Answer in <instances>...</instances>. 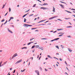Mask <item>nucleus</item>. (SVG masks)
<instances>
[{
  "instance_id": "nucleus-1",
  "label": "nucleus",
  "mask_w": 75,
  "mask_h": 75,
  "mask_svg": "<svg viewBox=\"0 0 75 75\" xmlns=\"http://www.w3.org/2000/svg\"><path fill=\"white\" fill-rule=\"evenodd\" d=\"M58 17V16H53L49 18V20H52V19H53V18H56V17Z\"/></svg>"
},
{
  "instance_id": "nucleus-2",
  "label": "nucleus",
  "mask_w": 75,
  "mask_h": 75,
  "mask_svg": "<svg viewBox=\"0 0 75 75\" xmlns=\"http://www.w3.org/2000/svg\"><path fill=\"white\" fill-rule=\"evenodd\" d=\"M24 25H25V27L27 26L26 27H28L29 26H33V25H29L25 24H24Z\"/></svg>"
},
{
  "instance_id": "nucleus-3",
  "label": "nucleus",
  "mask_w": 75,
  "mask_h": 75,
  "mask_svg": "<svg viewBox=\"0 0 75 75\" xmlns=\"http://www.w3.org/2000/svg\"><path fill=\"white\" fill-rule=\"evenodd\" d=\"M18 55L17 54H15L12 57V59H13V58H14V57H16V56H17Z\"/></svg>"
},
{
  "instance_id": "nucleus-4",
  "label": "nucleus",
  "mask_w": 75,
  "mask_h": 75,
  "mask_svg": "<svg viewBox=\"0 0 75 75\" xmlns=\"http://www.w3.org/2000/svg\"><path fill=\"white\" fill-rule=\"evenodd\" d=\"M35 72L37 73V75H40V73L38 70H35Z\"/></svg>"
},
{
  "instance_id": "nucleus-5",
  "label": "nucleus",
  "mask_w": 75,
  "mask_h": 75,
  "mask_svg": "<svg viewBox=\"0 0 75 75\" xmlns=\"http://www.w3.org/2000/svg\"><path fill=\"white\" fill-rule=\"evenodd\" d=\"M21 61H22V59H21L18 61L16 63V64H18V63H19V62H21Z\"/></svg>"
},
{
  "instance_id": "nucleus-6",
  "label": "nucleus",
  "mask_w": 75,
  "mask_h": 75,
  "mask_svg": "<svg viewBox=\"0 0 75 75\" xmlns=\"http://www.w3.org/2000/svg\"><path fill=\"white\" fill-rule=\"evenodd\" d=\"M14 18L13 17H10V19H9V20L8 21V22L10 21L11 19H13Z\"/></svg>"
},
{
  "instance_id": "nucleus-7",
  "label": "nucleus",
  "mask_w": 75,
  "mask_h": 75,
  "mask_svg": "<svg viewBox=\"0 0 75 75\" xmlns=\"http://www.w3.org/2000/svg\"><path fill=\"white\" fill-rule=\"evenodd\" d=\"M68 50L69 51H70V52H72V50H71V49L69 48H68Z\"/></svg>"
},
{
  "instance_id": "nucleus-8",
  "label": "nucleus",
  "mask_w": 75,
  "mask_h": 75,
  "mask_svg": "<svg viewBox=\"0 0 75 75\" xmlns=\"http://www.w3.org/2000/svg\"><path fill=\"white\" fill-rule=\"evenodd\" d=\"M59 5H60V6H62V8H64V5H62V4H59Z\"/></svg>"
},
{
  "instance_id": "nucleus-9",
  "label": "nucleus",
  "mask_w": 75,
  "mask_h": 75,
  "mask_svg": "<svg viewBox=\"0 0 75 75\" xmlns=\"http://www.w3.org/2000/svg\"><path fill=\"white\" fill-rule=\"evenodd\" d=\"M8 31L10 32L11 33H13V32H12V31H11L9 30V29L8 28Z\"/></svg>"
},
{
  "instance_id": "nucleus-10",
  "label": "nucleus",
  "mask_w": 75,
  "mask_h": 75,
  "mask_svg": "<svg viewBox=\"0 0 75 75\" xmlns=\"http://www.w3.org/2000/svg\"><path fill=\"white\" fill-rule=\"evenodd\" d=\"M31 43H33V42H31L29 43L28 44V45H30V44H31Z\"/></svg>"
},
{
  "instance_id": "nucleus-11",
  "label": "nucleus",
  "mask_w": 75,
  "mask_h": 75,
  "mask_svg": "<svg viewBox=\"0 0 75 75\" xmlns=\"http://www.w3.org/2000/svg\"><path fill=\"white\" fill-rule=\"evenodd\" d=\"M35 47H36V48H39V47H40V46L38 45H37L35 46Z\"/></svg>"
},
{
  "instance_id": "nucleus-12",
  "label": "nucleus",
  "mask_w": 75,
  "mask_h": 75,
  "mask_svg": "<svg viewBox=\"0 0 75 75\" xmlns=\"http://www.w3.org/2000/svg\"><path fill=\"white\" fill-rule=\"evenodd\" d=\"M53 12H55V8H54V7H53Z\"/></svg>"
},
{
  "instance_id": "nucleus-13",
  "label": "nucleus",
  "mask_w": 75,
  "mask_h": 75,
  "mask_svg": "<svg viewBox=\"0 0 75 75\" xmlns=\"http://www.w3.org/2000/svg\"><path fill=\"white\" fill-rule=\"evenodd\" d=\"M47 9H48V8L43 7V10H47Z\"/></svg>"
},
{
  "instance_id": "nucleus-14",
  "label": "nucleus",
  "mask_w": 75,
  "mask_h": 75,
  "mask_svg": "<svg viewBox=\"0 0 75 75\" xmlns=\"http://www.w3.org/2000/svg\"><path fill=\"white\" fill-rule=\"evenodd\" d=\"M45 5H47V4L44 3L41 6H45Z\"/></svg>"
},
{
  "instance_id": "nucleus-15",
  "label": "nucleus",
  "mask_w": 75,
  "mask_h": 75,
  "mask_svg": "<svg viewBox=\"0 0 75 75\" xmlns=\"http://www.w3.org/2000/svg\"><path fill=\"white\" fill-rule=\"evenodd\" d=\"M62 30V29H57V30L58 31H60V30Z\"/></svg>"
},
{
  "instance_id": "nucleus-16",
  "label": "nucleus",
  "mask_w": 75,
  "mask_h": 75,
  "mask_svg": "<svg viewBox=\"0 0 75 75\" xmlns=\"http://www.w3.org/2000/svg\"><path fill=\"white\" fill-rule=\"evenodd\" d=\"M26 20H26V19H25V18H24V22H25H25H26Z\"/></svg>"
},
{
  "instance_id": "nucleus-17",
  "label": "nucleus",
  "mask_w": 75,
  "mask_h": 75,
  "mask_svg": "<svg viewBox=\"0 0 75 75\" xmlns=\"http://www.w3.org/2000/svg\"><path fill=\"white\" fill-rule=\"evenodd\" d=\"M28 14V13H27V14L24 15L23 16V18L24 17H25V16H27V14Z\"/></svg>"
},
{
  "instance_id": "nucleus-18",
  "label": "nucleus",
  "mask_w": 75,
  "mask_h": 75,
  "mask_svg": "<svg viewBox=\"0 0 75 75\" xmlns=\"http://www.w3.org/2000/svg\"><path fill=\"white\" fill-rule=\"evenodd\" d=\"M72 27V26H69L67 27V28H71Z\"/></svg>"
},
{
  "instance_id": "nucleus-19",
  "label": "nucleus",
  "mask_w": 75,
  "mask_h": 75,
  "mask_svg": "<svg viewBox=\"0 0 75 75\" xmlns=\"http://www.w3.org/2000/svg\"><path fill=\"white\" fill-rule=\"evenodd\" d=\"M66 20H68L69 19H70V18H65Z\"/></svg>"
},
{
  "instance_id": "nucleus-20",
  "label": "nucleus",
  "mask_w": 75,
  "mask_h": 75,
  "mask_svg": "<svg viewBox=\"0 0 75 75\" xmlns=\"http://www.w3.org/2000/svg\"><path fill=\"white\" fill-rule=\"evenodd\" d=\"M60 2H61V3H64V4H66V3L64 2H62L61 1H60Z\"/></svg>"
},
{
  "instance_id": "nucleus-21",
  "label": "nucleus",
  "mask_w": 75,
  "mask_h": 75,
  "mask_svg": "<svg viewBox=\"0 0 75 75\" xmlns=\"http://www.w3.org/2000/svg\"><path fill=\"white\" fill-rule=\"evenodd\" d=\"M59 38H56L54 39V41L55 40H59Z\"/></svg>"
},
{
  "instance_id": "nucleus-22",
  "label": "nucleus",
  "mask_w": 75,
  "mask_h": 75,
  "mask_svg": "<svg viewBox=\"0 0 75 75\" xmlns=\"http://www.w3.org/2000/svg\"><path fill=\"white\" fill-rule=\"evenodd\" d=\"M35 47V45H34V46H33L32 47V49H33V48H34V47Z\"/></svg>"
},
{
  "instance_id": "nucleus-23",
  "label": "nucleus",
  "mask_w": 75,
  "mask_h": 75,
  "mask_svg": "<svg viewBox=\"0 0 75 75\" xmlns=\"http://www.w3.org/2000/svg\"><path fill=\"white\" fill-rule=\"evenodd\" d=\"M5 5H4L2 7V9H3V8H4V7H5Z\"/></svg>"
},
{
  "instance_id": "nucleus-24",
  "label": "nucleus",
  "mask_w": 75,
  "mask_h": 75,
  "mask_svg": "<svg viewBox=\"0 0 75 75\" xmlns=\"http://www.w3.org/2000/svg\"><path fill=\"white\" fill-rule=\"evenodd\" d=\"M41 40H47V38H42L41 39Z\"/></svg>"
},
{
  "instance_id": "nucleus-25",
  "label": "nucleus",
  "mask_w": 75,
  "mask_h": 75,
  "mask_svg": "<svg viewBox=\"0 0 75 75\" xmlns=\"http://www.w3.org/2000/svg\"><path fill=\"white\" fill-rule=\"evenodd\" d=\"M61 47L62 48V49H63V48H64V46H63V45H61Z\"/></svg>"
},
{
  "instance_id": "nucleus-26",
  "label": "nucleus",
  "mask_w": 75,
  "mask_h": 75,
  "mask_svg": "<svg viewBox=\"0 0 75 75\" xmlns=\"http://www.w3.org/2000/svg\"><path fill=\"white\" fill-rule=\"evenodd\" d=\"M47 57L48 58H51V56H50V55H47Z\"/></svg>"
},
{
  "instance_id": "nucleus-27",
  "label": "nucleus",
  "mask_w": 75,
  "mask_h": 75,
  "mask_svg": "<svg viewBox=\"0 0 75 75\" xmlns=\"http://www.w3.org/2000/svg\"><path fill=\"white\" fill-rule=\"evenodd\" d=\"M24 48H25V49H27V47H23V48H22V49H24Z\"/></svg>"
},
{
  "instance_id": "nucleus-28",
  "label": "nucleus",
  "mask_w": 75,
  "mask_h": 75,
  "mask_svg": "<svg viewBox=\"0 0 75 75\" xmlns=\"http://www.w3.org/2000/svg\"><path fill=\"white\" fill-rule=\"evenodd\" d=\"M25 69H24L23 70H23H21V72H24V71H25Z\"/></svg>"
},
{
  "instance_id": "nucleus-29",
  "label": "nucleus",
  "mask_w": 75,
  "mask_h": 75,
  "mask_svg": "<svg viewBox=\"0 0 75 75\" xmlns=\"http://www.w3.org/2000/svg\"><path fill=\"white\" fill-rule=\"evenodd\" d=\"M7 23V21H6V22H5L4 24H6V23Z\"/></svg>"
},
{
  "instance_id": "nucleus-30",
  "label": "nucleus",
  "mask_w": 75,
  "mask_h": 75,
  "mask_svg": "<svg viewBox=\"0 0 75 75\" xmlns=\"http://www.w3.org/2000/svg\"><path fill=\"white\" fill-rule=\"evenodd\" d=\"M56 48H58V49H59V47L58 46H57L56 47Z\"/></svg>"
},
{
  "instance_id": "nucleus-31",
  "label": "nucleus",
  "mask_w": 75,
  "mask_h": 75,
  "mask_svg": "<svg viewBox=\"0 0 75 75\" xmlns=\"http://www.w3.org/2000/svg\"><path fill=\"white\" fill-rule=\"evenodd\" d=\"M5 20H4V19H3V20H2L1 21V22H3V21H5Z\"/></svg>"
},
{
  "instance_id": "nucleus-32",
  "label": "nucleus",
  "mask_w": 75,
  "mask_h": 75,
  "mask_svg": "<svg viewBox=\"0 0 75 75\" xmlns=\"http://www.w3.org/2000/svg\"><path fill=\"white\" fill-rule=\"evenodd\" d=\"M64 33H61V35L62 36L64 35Z\"/></svg>"
},
{
  "instance_id": "nucleus-33",
  "label": "nucleus",
  "mask_w": 75,
  "mask_h": 75,
  "mask_svg": "<svg viewBox=\"0 0 75 75\" xmlns=\"http://www.w3.org/2000/svg\"><path fill=\"white\" fill-rule=\"evenodd\" d=\"M9 12H10V11H11V8H9Z\"/></svg>"
},
{
  "instance_id": "nucleus-34",
  "label": "nucleus",
  "mask_w": 75,
  "mask_h": 75,
  "mask_svg": "<svg viewBox=\"0 0 75 75\" xmlns=\"http://www.w3.org/2000/svg\"><path fill=\"white\" fill-rule=\"evenodd\" d=\"M35 6H36V4H34L33 6V7H35Z\"/></svg>"
},
{
  "instance_id": "nucleus-35",
  "label": "nucleus",
  "mask_w": 75,
  "mask_h": 75,
  "mask_svg": "<svg viewBox=\"0 0 75 75\" xmlns=\"http://www.w3.org/2000/svg\"><path fill=\"white\" fill-rule=\"evenodd\" d=\"M3 62H1L0 63V65H1V64H2Z\"/></svg>"
},
{
  "instance_id": "nucleus-36",
  "label": "nucleus",
  "mask_w": 75,
  "mask_h": 75,
  "mask_svg": "<svg viewBox=\"0 0 75 75\" xmlns=\"http://www.w3.org/2000/svg\"><path fill=\"white\" fill-rule=\"evenodd\" d=\"M30 11V9H29L28 10L26 11H25V12H28V11Z\"/></svg>"
},
{
  "instance_id": "nucleus-37",
  "label": "nucleus",
  "mask_w": 75,
  "mask_h": 75,
  "mask_svg": "<svg viewBox=\"0 0 75 75\" xmlns=\"http://www.w3.org/2000/svg\"><path fill=\"white\" fill-rule=\"evenodd\" d=\"M34 38H33V39H30V41H31V40H33V39H34Z\"/></svg>"
},
{
  "instance_id": "nucleus-38",
  "label": "nucleus",
  "mask_w": 75,
  "mask_h": 75,
  "mask_svg": "<svg viewBox=\"0 0 75 75\" xmlns=\"http://www.w3.org/2000/svg\"><path fill=\"white\" fill-rule=\"evenodd\" d=\"M45 25V24H41L40 25Z\"/></svg>"
},
{
  "instance_id": "nucleus-39",
  "label": "nucleus",
  "mask_w": 75,
  "mask_h": 75,
  "mask_svg": "<svg viewBox=\"0 0 75 75\" xmlns=\"http://www.w3.org/2000/svg\"><path fill=\"white\" fill-rule=\"evenodd\" d=\"M55 41V40L54 39L51 40V41H52H52Z\"/></svg>"
},
{
  "instance_id": "nucleus-40",
  "label": "nucleus",
  "mask_w": 75,
  "mask_h": 75,
  "mask_svg": "<svg viewBox=\"0 0 75 75\" xmlns=\"http://www.w3.org/2000/svg\"><path fill=\"white\" fill-rule=\"evenodd\" d=\"M15 72H16V70H14L13 73H15Z\"/></svg>"
},
{
  "instance_id": "nucleus-41",
  "label": "nucleus",
  "mask_w": 75,
  "mask_h": 75,
  "mask_svg": "<svg viewBox=\"0 0 75 75\" xmlns=\"http://www.w3.org/2000/svg\"><path fill=\"white\" fill-rule=\"evenodd\" d=\"M8 13V12H7V13H6V14H5V16H6L7 15V13Z\"/></svg>"
},
{
  "instance_id": "nucleus-42",
  "label": "nucleus",
  "mask_w": 75,
  "mask_h": 75,
  "mask_svg": "<svg viewBox=\"0 0 75 75\" xmlns=\"http://www.w3.org/2000/svg\"><path fill=\"white\" fill-rule=\"evenodd\" d=\"M59 54L58 53H56V55H59Z\"/></svg>"
},
{
  "instance_id": "nucleus-43",
  "label": "nucleus",
  "mask_w": 75,
  "mask_h": 75,
  "mask_svg": "<svg viewBox=\"0 0 75 75\" xmlns=\"http://www.w3.org/2000/svg\"><path fill=\"white\" fill-rule=\"evenodd\" d=\"M71 10H74L75 11V9H71Z\"/></svg>"
},
{
  "instance_id": "nucleus-44",
  "label": "nucleus",
  "mask_w": 75,
  "mask_h": 75,
  "mask_svg": "<svg viewBox=\"0 0 75 75\" xmlns=\"http://www.w3.org/2000/svg\"><path fill=\"white\" fill-rule=\"evenodd\" d=\"M45 71H47L48 70L46 69H45Z\"/></svg>"
},
{
  "instance_id": "nucleus-45",
  "label": "nucleus",
  "mask_w": 75,
  "mask_h": 75,
  "mask_svg": "<svg viewBox=\"0 0 75 75\" xmlns=\"http://www.w3.org/2000/svg\"><path fill=\"white\" fill-rule=\"evenodd\" d=\"M61 36H62V35H60L59 36V37H61Z\"/></svg>"
},
{
  "instance_id": "nucleus-46",
  "label": "nucleus",
  "mask_w": 75,
  "mask_h": 75,
  "mask_svg": "<svg viewBox=\"0 0 75 75\" xmlns=\"http://www.w3.org/2000/svg\"><path fill=\"white\" fill-rule=\"evenodd\" d=\"M67 37L68 38H71V37H70V35L67 36Z\"/></svg>"
},
{
  "instance_id": "nucleus-47",
  "label": "nucleus",
  "mask_w": 75,
  "mask_h": 75,
  "mask_svg": "<svg viewBox=\"0 0 75 75\" xmlns=\"http://www.w3.org/2000/svg\"><path fill=\"white\" fill-rule=\"evenodd\" d=\"M34 51H35L34 50H32V52H34Z\"/></svg>"
},
{
  "instance_id": "nucleus-48",
  "label": "nucleus",
  "mask_w": 75,
  "mask_h": 75,
  "mask_svg": "<svg viewBox=\"0 0 75 75\" xmlns=\"http://www.w3.org/2000/svg\"><path fill=\"white\" fill-rule=\"evenodd\" d=\"M43 8H44V7H41L40 8L41 9H43Z\"/></svg>"
},
{
  "instance_id": "nucleus-49",
  "label": "nucleus",
  "mask_w": 75,
  "mask_h": 75,
  "mask_svg": "<svg viewBox=\"0 0 75 75\" xmlns=\"http://www.w3.org/2000/svg\"><path fill=\"white\" fill-rule=\"evenodd\" d=\"M69 24H70V25H72V24H71V23H70V22H69Z\"/></svg>"
},
{
  "instance_id": "nucleus-50",
  "label": "nucleus",
  "mask_w": 75,
  "mask_h": 75,
  "mask_svg": "<svg viewBox=\"0 0 75 75\" xmlns=\"http://www.w3.org/2000/svg\"><path fill=\"white\" fill-rule=\"evenodd\" d=\"M65 74H67V75H68V73H67V72H65Z\"/></svg>"
},
{
  "instance_id": "nucleus-51",
  "label": "nucleus",
  "mask_w": 75,
  "mask_h": 75,
  "mask_svg": "<svg viewBox=\"0 0 75 75\" xmlns=\"http://www.w3.org/2000/svg\"><path fill=\"white\" fill-rule=\"evenodd\" d=\"M60 61H62V59H61V58H60Z\"/></svg>"
},
{
  "instance_id": "nucleus-52",
  "label": "nucleus",
  "mask_w": 75,
  "mask_h": 75,
  "mask_svg": "<svg viewBox=\"0 0 75 75\" xmlns=\"http://www.w3.org/2000/svg\"><path fill=\"white\" fill-rule=\"evenodd\" d=\"M68 13H71V12L70 11H68Z\"/></svg>"
},
{
  "instance_id": "nucleus-53",
  "label": "nucleus",
  "mask_w": 75,
  "mask_h": 75,
  "mask_svg": "<svg viewBox=\"0 0 75 75\" xmlns=\"http://www.w3.org/2000/svg\"><path fill=\"white\" fill-rule=\"evenodd\" d=\"M48 21H47L46 22H45V23H47V22H48Z\"/></svg>"
},
{
  "instance_id": "nucleus-54",
  "label": "nucleus",
  "mask_w": 75,
  "mask_h": 75,
  "mask_svg": "<svg viewBox=\"0 0 75 75\" xmlns=\"http://www.w3.org/2000/svg\"><path fill=\"white\" fill-rule=\"evenodd\" d=\"M34 29H35V28H32L31 29V30H34Z\"/></svg>"
},
{
  "instance_id": "nucleus-55",
  "label": "nucleus",
  "mask_w": 75,
  "mask_h": 75,
  "mask_svg": "<svg viewBox=\"0 0 75 75\" xmlns=\"http://www.w3.org/2000/svg\"><path fill=\"white\" fill-rule=\"evenodd\" d=\"M42 21H40V22H42Z\"/></svg>"
},
{
  "instance_id": "nucleus-56",
  "label": "nucleus",
  "mask_w": 75,
  "mask_h": 75,
  "mask_svg": "<svg viewBox=\"0 0 75 75\" xmlns=\"http://www.w3.org/2000/svg\"><path fill=\"white\" fill-rule=\"evenodd\" d=\"M57 20H59L60 21H61V20H59V19H57Z\"/></svg>"
},
{
  "instance_id": "nucleus-57",
  "label": "nucleus",
  "mask_w": 75,
  "mask_h": 75,
  "mask_svg": "<svg viewBox=\"0 0 75 75\" xmlns=\"http://www.w3.org/2000/svg\"><path fill=\"white\" fill-rule=\"evenodd\" d=\"M65 64H66V65H67V62H66V61H65Z\"/></svg>"
},
{
  "instance_id": "nucleus-58",
  "label": "nucleus",
  "mask_w": 75,
  "mask_h": 75,
  "mask_svg": "<svg viewBox=\"0 0 75 75\" xmlns=\"http://www.w3.org/2000/svg\"><path fill=\"white\" fill-rule=\"evenodd\" d=\"M10 70H11L12 69V68H11L10 69Z\"/></svg>"
},
{
  "instance_id": "nucleus-59",
  "label": "nucleus",
  "mask_w": 75,
  "mask_h": 75,
  "mask_svg": "<svg viewBox=\"0 0 75 75\" xmlns=\"http://www.w3.org/2000/svg\"><path fill=\"white\" fill-rule=\"evenodd\" d=\"M48 59L47 58H46L45 59L46 60Z\"/></svg>"
},
{
  "instance_id": "nucleus-60",
  "label": "nucleus",
  "mask_w": 75,
  "mask_h": 75,
  "mask_svg": "<svg viewBox=\"0 0 75 75\" xmlns=\"http://www.w3.org/2000/svg\"><path fill=\"white\" fill-rule=\"evenodd\" d=\"M38 19H40V17H38Z\"/></svg>"
},
{
  "instance_id": "nucleus-61",
  "label": "nucleus",
  "mask_w": 75,
  "mask_h": 75,
  "mask_svg": "<svg viewBox=\"0 0 75 75\" xmlns=\"http://www.w3.org/2000/svg\"><path fill=\"white\" fill-rule=\"evenodd\" d=\"M3 24H2V25H1V27H2V25H3Z\"/></svg>"
},
{
  "instance_id": "nucleus-62",
  "label": "nucleus",
  "mask_w": 75,
  "mask_h": 75,
  "mask_svg": "<svg viewBox=\"0 0 75 75\" xmlns=\"http://www.w3.org/2000/svg\"><path fill=\"white\" fill-rule=\"evenodd\" d=\"M73 16H74V17H75V15H74Z\"/></svg>"
},
{
  "instance_id": "nucleus-63",
  "label": "nucleus",
  "mask_w": 75,
  "mask_h": 75,
  "mask_svg": "<svg viewBox=\"0 0 75 75\" xmlns=\"http://www.w3.org/2000/svg\"><path fill=\"white\" fill-rule=\"evenodd\" d=\"M37 20V18H35V20Z\"/></svg>"
},
{
  "instance_id": "nucleus-64",
  "label": "nucleus",
  "mask_w": 75,
  "mask_h": 75,
  "mask_svg": "<svg viewBox=\"0 0 75 75\" xmlns=\"http://www.w3.org/2000/svg\"><path fill=\"white\" fill-rule=\"evenodd\" d=\"M37 44V43H35L34 44Z\"/></svg>"
}]
</instances>
